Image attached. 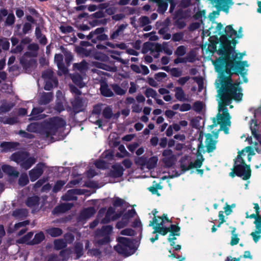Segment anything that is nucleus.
Returning a JSON list of instances; mask_svg holds the SVG:
<instances>
[{"label":"nucleus","mask_w":261,"mask_h":261,"mask_svg":"<svg viewBox=\"0 0 261 261\" xmlns=\"http://www.w3.org/2000/svg\"><path fill=\"white\" fill-rule=\"evenodd\" d=\"M44 165L43 163H39L35 168L29 171V176L31 181H35L43 174Z\"/></svg>","instance_id":"obj_8"},{"label":"nucleus","mask_w":261,"mask_h":261,"mask_svg":"<svg viewBox=\"0 0 261 261\" xmlns=\"http://www.w3.org/2000/svg\"><path fill=\"white\" fill-rule=\"evenodd\" d=\"M28 212L25 209H16L13 211L12 215L18 218H25L27 216Z\"/></svg>","instance_id":"obj_32"},{"label":"nucleus","mask_w":261,"mask_h":261,"mask_svg":"<svg viewBox=\"0 0 261 261\" xmlns=\"http://www.w3.org/2000/svg\"><path fill=\"white\" fill-rule=\"evenodd\" d=\"M118 241L120 244H118L114 247L115 250L120 254H123L126 256L130 254L128 252L127 247H129L132 243L130 240L127 238L120 237L118 239Z\"/></svg>","instance_id":"obj_6"},{"label":"nucleus","mask_w":261,"mask_h":261,"mask_svg":"<svg viewBox=\"0 0 261 261\" xmlns=\"http://www.w3.org/2000/svg\"><path fill=\"white\" fill-rule=\"evenodd\" d=\"M185 34L182 32H177L173 34L172 40L174 42H179L183 40Z\"/></svg>","instance_id":"obj_49"},{"label":"nucleus","mask_w":261,"mask_h":261,"mask_svg":"<svg viewBox=\"0 0 261 261\" xmlns=\"http://www.w3.org/2000/svg\"><path fill=\"white\" fill-rule=\"evenodd\" d=\"M190 11L188 10H183L182 9H178L174 12L173 19H187L190 16Z\"/></svg>","instance_id":"obj_17"},{"label":"nucleus","mask_w":261,"mask_h":261,"mask_svg":"<svg viewBox=\"0 0 261 261\" xmlns=\"http://www.w3.org/2000/svg\"><path fill=\"white\" fill-rule=\"evenodd\" d=\"M254 208L255 210V214H252L251 215H249L248 212H247L246 213V218H250V219H253V218L256 217L257 216H260L259 215V206L258 203H254Z\"/></svg>","instance_id":"obj_40"},{"label":"nucleus","mask_w":261,"mask_h":261,"mask_svg":"<svg viewBox=\"0 0 261 261\" xmlns=\"http://www.w3.org/2000/svg\"><path fill=\"white\" fill-rule=\"evenodd\" d=\"M53 92H43L40 97L39 103L41 105H46L53 100Z\"/></svg>","instance_id":"obj_15"},{"label":"nucleus","mask_w":261,"mask_h":261,"mask_svg":"<svg viewBox=\"0 0 261 261\" xmlns=\"http://www.w3.org/2000/svg\"><path fill=\"white\" fill-rule=\"evenodd\" d=\"M187 156H185L184 158H182L180 160V168L183 172H185L187 171H188L191 169L194 168H200L202 165L203 162L204 160V158L201 159H197L194 163L191 162L188 166H187L185 162L187 160Z\"/></svg>","instance_id":"obj_7"},{"label":"nucleus","mask_w":261,"mask_h":261,"mask_svg":"<svg viewBox=\"0 0 261 261\" xmlns=\"http://www.w3.org/2000/svg\"><path fill=\"white\" fill-rule=\"evenodd\" d=\"M154 44L151 42H146L143 44V50L144 53H146L149 50H150L152 53L153 52V47Z\"/></svg>","instance_id":"obj_54"},{"label":"nucleus","mask_w":261,"mask_h":261,"mask_svg":"<svg viewBox=\"0 0 261 261\" xmlns=\"http://www.w3.org/2000/svg\"><path fill=\"white\" fill-rule=\"evenodd\" d=\"M26 57H31V53L29 51L25 52L23 56L20 58V63L23 68L28 69L35 64L36 63V61L34 59H30L28 60L26 59Z\"/></svg>","instance_id":"obj_12"},{"label":"nucleus","mask_w":261,"mask_h":261,"mask_svg":"<svg viewBox=\"0 0 261 261\" xmlns=\"http://www.w3.org/2000/svg\"><path fill=\"white\" fill-rule=\"evenodd\" d=\"M35 36L37 39L39 40L40 44L43 45L47 44V38L45 35L42 34L41 29L38 26L35 29Z\"/></svg>","instance_id":"obj_24"},{"label":"nucleus","mask_w":261,"mask_h":261,"mask_svg":"<svg viewBox=\"0 0 261 261\" xmlns=\"http://www.w3.org/2000/svg\"><path fill=\"white\" fill-rule=\"evenodd\" d=\"M13 106H11L9 103H3L0 106V112L2 113H7L11 110Z\"/></svg>","instance_id":"obj_57"},{"label":"nucleus","mask_w":261,"mask_h":261,"mask_svg":"<svg viewBox=\"0 0 261 261\" xmlns=\"http://www.w3.org/2000/svg\"><path fill=\"white\" fill-rule=\"evenodd\" d=\"M168 228L169 229V232H170V237L179 236L180 235L179 231L180 230V227L177 225L171 224Z\"/></svg>","instance_id":"obj_35"},{"label":"nucleus","mask_w":261,"mask_h":261,"mask_svg":"<svg viewBox=\"0 0 261 261\" xmlns=\"http://www.w3.org/2000/svg\"><path fill=\"white\" fill-rule=\"evenodd\" d=\"M196 54L193 50L190 51L185 57L186 62L193 63L195 61Z\"/></svg>","instance_id":"obj_45"},{"label":"nucleus","mask_w":261,"mask_h":261,"mask_svg":"<svg viewBox=\"0 0 261 261\" xmlns=\"http://www.w3.org/2000/svg\"><path fill=\"white\" fill-rule=\"evenodd\" d=\"M158 161V159L155 156H153L150 158L148 160H147V168L149 169L154 168L157 164Z\"/></svg>","instance_id":"obj_41"},{"label":"nucleus","mask_w":261,"mask_h":261,"mask_svg":"<svg viewBox=\"0 0 261 261\" xmlns=\"http://www.w3.org/2000/svg\"><path fill=\"white\" fill-rule=\"evenodd\" d=\"M29 182V180L27 174H22L18 179V184L21 187L26 186Z\"/></svg>","instance_id":"obj_51"},{"label":"nucleus","mask_w":261,"mask_h":261,"mask_svg":"<svg viewBox=\"0 0 261 261\" xmlns=\"http://www.w3.org/2000/svg\"><path fill=\"white\" fill-rule=\"evenodd\" d=\"M126 26L127 24H123L119 25L117 29L115 31L111 33L110 39L112 40L117 39L119 36L120 35V33L123 32V31L125 29Z\"/></svg>","instance_id":"obj_29"},{"label":"nucleus","mask_w":261,"mask_h":261,"mask_svg":"<svg viewBox=\"0 0 261 261\" xmlns=\"http://www.w3.org/2000/svg\"><path fill=\"white\" fill-rule=\"evenodd\" d=\"M46 232L51 237L56 238L61 236L63 230L59 227H51L46 230Z\"/></svg>","instance_id":"obj_28"},{"label":"nucleus","mask_w":261,"mask_h":261,"mask_svg":"<svg viewBox=\"0 0 261 261\" xmlns=\"http://www.w3.org/2000/svg\"><path fill=\"white\" fill-rule=\"evenodd\" d=\"M29 156L30 153L28 152L19 151L13 153L11 155L10 159L20 165L21 163Z\"/></svg>","instance_id":"obj_11"},{"label":"nucleus","mask_w":261,"mask_h":261,"mask_svg":"<svg viewBox=\"0 0 261 261\" xmlns=\"http://www.w3.org/2000/svg\"><path fill=\"white\" fill-rule=\"evenodd\" d=\"M66 125V121L59 117H53L41 124L40 134L45 138L56 135L58 130Z\"/></svg>","instance_id":"obj_4"},{"label":"nucleus","mask_w":261,"mask_h":261,"mask_svg":"<svg viewBox=\"0 0 261 261\" xmlns=\"http://www.w3.org/2000/svg\"><path fill=\"white\" fill-rule=\"evenodd\" d=\"M100 91L102 95L107 97H110L114 96L112 91L109 88L108 85L106 83L101 84L100 88Z\"/></svg>","instance_id":"obj_20"},{"label":"nucleus","mask_w":261,"mask_h":261,"mask_svg":"<svg viewBox=\"0 0 261 261\" xmlns=\"http://www.w3.org/2000/svg\"><path fill=\"white\" fill-rule=\"evenodd\" d=\"M33 236V232L31 231L27 233L25 235H24L23 237H22L20 239V243H28L27 242L30 241L31 239L32 238Z\"/></svg>","instance_id":"obj_61"},{"label":"nucleus","mask_w":261,"mask_h":261,"mask_svg":"<svg viewBox=\"0 0 261 261\" xmlns=\"http://www.w3.org/2000/svg\"><path fill=\"white\" fill-rule=\"evenodd\" d=\"M218 95L220 97V100L219 102V111H222V114L218 113L217 114V122L215 118H213V124L210 126L211 128L216 126L217 124H220V130H223L225 134L229 133L228 127L227 125L230 126V116L228 113L227 106H228L231 101L232 99L236 101H240L242 99L243 93L239 92L238 94H231L228 92H221L218 90Z\"/></svg>","instance_id":"obj_2"},{"label":"nucleus","mask_w":261,"mask_h":261,"mask_svg":"<svg viewBox=\"0 0 261 261\" xmlns=\"http://www.w3.org/2000/svg\"><path fill=\"white\" fill-rule=\"evenodd\" d=\"M111 87L115 93L118 95H123L125 93L126 91L123 89L118 84H114L111 85Z\"/></svg>","instance_id":"obj_43"},{"label":"nucleus","mask_w":261,"mask_h":261,"mask_svg":"<svg viewBox=\"0 0 261 261\" xmlns=\"http://www.w3.org/2000/svg\"><path fill=\"white\" fill-rule=\"evenodd\" d=\"M39 197L38 196H33L27 198L25 204L29 207L37 206L39 203Z\"/></svg>","instance_id":"obj_25"},{"label":"nucleus","mask_w":261,"mask_h":261,"mask_svg":"<svg viewBox=\"0 0 261 261\" xmlns=\"http://www.w3.org/2000/svg\"><path fill=\"white\" fill-rule=\"evenodd\" d=\"M42 76L44 79H48L51 80L55 86L58 85V81L56 77H54V72L51 70H46L43 71L42 73Z\"/></svg>","instance_id":"obj_23"},{"label":"nucleus","mask_w":261,"mask_h":261,"mask_svg":"<svg viewBox=\"0 0 261 261\" xmlns=\"http://www.w3.org/2000/svg\"><path fill=\"white\" fill-rule=\"evenodd\" d=\"M218 54L220 57L213 61L215 70L220 75V84L221 87L218 90L220 91L228 92L231 94H238L237 91H241L238 87L242 84L240 78L232 83L233 75H241L243 82H248L247 75L249 66L247 61H241L245 53H237L229 44H225L224 48L218 49Z\"/></svg>","instance_id":"obj_1"},{"label":"nucleus","mask_w":261,"mask_h":261,"mask_svg":"<svg viewBox=\"0 0 261 261\" xmlns=\"http://www.w3.org/2000/svg\"><path fill=\"white\" fill-rule=\"evenodd\" d=\"M39 124L37 123H32L28 126V130L31 132H37L38 130Z\"/></svg>","instance_id":"obj_62"},{"label":"nucleus","mask_w":261,"mask_h":261,"mask_svg":"<svg viewBox=\"0 0 261 261\" xmlns=\"http://www.w3.org/2000/svg\"><path fill=\"white\" fill-rule=\"evenodd\" d=\"M67 205H62L56 206L52 211L53 214L57 215L65 212V211L70 208L69 207H67Z\"/></svg>","instance_id":"obj_39"},{"label":"nucleus","mask_w":261,"mask_h":261,"mask_svg":"<svg viewBox=\"0 0 261 261\" xmlns=\"http://www.w3.org/2000/svg\"><path fill=\"white\" fill-rule=\"evenodd\" d=\"M107 40H108V36L105 34L102 33L91 39V42L93 43H96L98 41H105Z\"/></svg>","instance_id":"obj_48"},{"label":"nucleus","mask_w":261,"mask_h":261,"mask_svg":"<svg viewBox=\"0 0 261 261\" xmlns=\"http://www.w3.org/2000/svg\"><path fill=\"white\" fill-rule=\"evenodd\" d=\"M60 49L65 56V61L67 66H69L73 60L71 53L62 46H61Z\"/></svg>","instance_id":"obj_26"},{"label":"nucleus","mask_w":261,"mask_h":261,"mask_svg":"<svg viewBox=\"0 0 261 261\" xmlns=\"http://www.w3.org/2000/svg\"><path fill=\"white\" fill-rule=\"evenodd\" d=\"M45 237L43 232L40 231L35 234L33 239L28 242L27 244L30 245L39 244L42 242L45 239Z\"/></svg>","instance_id":"obj_21"},{"label":"nucleus","mask_w":261,"mask_h":261,"mask_svg":"<svg viewBox=\"0 0 261 261\" xmlns=\"http://www.w3.org/2000/svg\"><path fill=\"white\" fill-rule=\"evenodd\" d=\"M66 246V243L62 239L56 240L54 241V248L57 250L64 249Z\"/></svg>","instance_id":"obj_38"},{"label":"nucleus","mask_w":261,"mask_h":261,"mask_svg":"<svg viewBox=\"0 0 261 261\" xmlns=\"http://www.w3.org/2000/svg\"><path fill=\"white\" fill-rule=\"evenodd\" d=\"M203 109V105L202 102L200 101H197L193 104V109L196 112H200Z\"/></svg>","instance_id":"obj_63"},{"label":"nucleus","mask_w":261,"mask_h":261,"mask_svg":"<svg viewBox=\"0 0 261 261\" xmlns=\"http://www.w3.org/2000/svg\"><path fill=\"white\" fill-rule=\"evenodd\" d=\"M144 94L148 98L151 97L155 99L157 96V93L156 91L151 88H147L144 92Z\"/></svg>","instance_id":"obj_53"},{"label":"nucleus","mask_w":261,"mask_h":261,"mask_svg":"<svg viewBox=\"0 0 261 261\" xmlns=\"http://www.w3.org/2000/svg\"><path fill=\"white\" fill-rule=\"evenodd\" d=\"M175 20L174 21V24L176 26V27L180 30L184 29L186 25V23L185 21L182 19H174Z\"/></svg>","instance_id":"obj_55"},{"label":"nucleus","mask_w":261,"mask_h":261,"mask_svg":"<svg viewBox=\"0 0 261 261\" xmlns=\"http://www.w3.org/2000/svg\"><path fill=\"white\" fill-rule=\"evenodd\" d=\"M257 126V123L255 122L254 126L253 127L251 126L250 128L251 130L252 135L261 145V135L257 133V129H256L255 127V126Z\"/></svg>","instance_id":"obj_52"},{"label":"nucleus","mask_w":261,"mask_h":261,"mask_svg":"<svg viewBox=\"0 0 261 261\" xmlns=\"http://www.w3.org/2000/svg\"><path fill=\"white\" fill-rule=\"evenodd\" d=\"M64 184L65 182L63 181L58 180L54 186L53 191L55 192H57L60 191Z\"/></svg>","instance_id":"obj_58"},{"label":"nucleus","mask_w":261,"mask_h":261,"mask_svg":"<svg viewBox=\"0 0 261 261\" xmlns=\"http://www.w3.org/2000/svg\"><path fill=\"white\" fill-rule=\"evenodd\" d=\"M140 24L141 27H144L150 23L149 18L146 16H142L139 18Z\"/></svg>","instance_id":"obj_60"},{"label":"nucleus","mask_w":261,"mask_h":261,"mask_svg":"<svg viewBox=\"0 0 261 261\" xmlns=\"http://www.w3.org/2000/svg\"><path fill=\"white\" fill-rule=\"evenodd\" d=\"M102 115L106 119L111 118L113 115L112 109L109 106L106 107L102 111Z\"/></svg>","instance_id":"obj_47"},{"label":"nucleus","mask_w":261,"mask_h":261,"mask_svg":"<svg viewBox=\"0 0 261 261\" xmlns=\"http://www.w3.org/2000/svg\"><path fill=\"white\" fill-rule=\"evenodd\" d=\"M19 145V143L18 142L4 141L0 144V147L2 148L1 152H7L14 151L17 149Z\"/></svg>","instance_id":"obj_13"},{"label":"nucleus","mask_w":261,"mask_h":261,"mask_svg":"<svg viewBox=\"0 0 261 261\" xmlns=\"http://www.w3.org/2000/svg\"><path fill=\"white\" fill-rule=\"evenodd\" d=\"M244 154V150L239 151L237 158L234 160V164L232 171L229 175L232 178L235 176L242 177L244 180L249 179L251 175V170L250 165H247L244 159L242 157Z\"/></svg>","instance_id":"obj_3"},{"label":"nucleus","mask_w":261,"mask_h":261,"mask_svg":"<svg viewBox=\"0 0 261 261\" xmlns=\"http://www.w3.org/2000/svg\"><path fill=\"white\" fill-rule=\"evenodd\" d=\"M136 214V212L135 209L129 210L125 213L123 214L122 219L127 222L128 223L130 218H133Z\"/></svg>","instance_id":"obj_34"},{"label":"nucleus","mask_w":261,"mask_h":261,"mask_svg":"<svg viewBox=\"0 0 261 261\" xmlns=\"http://www.w3.org/2000/svg\"><path fill=\"white\" fill-rule=\"evenodd\" d=\"M95 213V208L93 206H90L82 211L80 214V216L83 219H88L93 216Z\"/></svg>","instance_id":"obj_18"},{"label":"nucleus","mask_w":261,"mask_h":261,"mask_svg":"<svg viewBox=\"0 0 261 261\" xmlns=\"http://www.w3.org/2000/svg\"><path fill=\"white\" fill-rule=\"evenodd\" d=\"M225 34H222L220 36V47L219 49L224 48L225 44L231 45V41L228 38H231L233 36H236L237 38H240L242 37L243 35L237 34V32L233 29L232 25H227L224 29Z\"/></svg>","instance_id":"obj_5"},{"label":"nucleus","mask_w":261,"mask_h":261,"mask_svg":"<svg viewBox=\"0 0 261 261\" xmlns=\"http://www.w3.org/2000/svg\"><path fill=\"white\" fill-rule=\"evenodd\" d=\"M153 1L156 3L158 12L161 14H164L168 7V0H153Z\"/></svg>","instance_id":"obj_16"},{"label":"nucleus","mask_w":261,"mask_h":261,"mask_svg":"<svg viewBox=\"0 0 261 261\" xmlns=\"http://www.w3.org/2000/svg\"><path fill=\"white\" fill-rule=\"evenodd\" d=\"M15 20L14 15L13 13H10L7 16L5 23L8 25H11L14 23Z\"/></svg>","instance_id":"obj_56"},{"label":"nucleus","mask_w":261,"mask_h":261,"mask_svg":"<svg viewBox=\"0 0 261 261\" xmlns=\"http://www.w3.org/2000/svg\"><path fill=\"white\" fill-rule=\"evenodd\" d=\"M186 53V47L184 45H180L177 47L174 54L178 57H182Z\"/></svg>","instance_id":"obj_50"},{"label":"nucleus","mask_w":261,"mask_h":261,"mask_svg":"<svg viewBox=\"0 0 261 261\" xmlns=\"http://www.w3.org/2000/svg\"><path fill=\"white\" fill-rule=\"evenodd\" d=\"M124 171L123 167L119 164H115L112 166L111 169L108 173V176L112 178H118L121 177Z\"/></svg>","instance_id":"obj_10"},{"label":"nucleus","mask_w":261,"mask_h":261,"mask_svg":"<svg viewBox=\"0 0 261 261\" xmlns=\"http://www.w3.org/2000/svg\"><path fill=\"white\" fill-rule=\"evenodd\" d=\"M103 237L102 238L99 239L97 241V243L100 245H106L108 244L110 242V236H101Z\"/></svg>","instance_id":"obj_59"},{"label":"nucleus","mask_w":261,"mask_h":261,"mask_svg":"<svg viewBox=\"0 0 261 261\" xmlns=\"http://www.w3.org/2000/svg\"><path fill=\"white\" fill-rule=\"evenodd\" d=\"M36 162V159L33 156H29L28 158L25 159L24 161L21 163L20 167L27 170L30 169L35 163Z\"/></svg>","instance_id":"obj_19"},{"label":"nucleus","mask_w":261,"mask_h":261,"mask_svg":"<svg viewBox=\"0 0 261 261\" xmlns=\"http://www.w3.org/2000/svg\"><path fill=\"white\" fill-rule=\"evenodd\" d=\"M175 161V155H172L171 156L164 158L162 160V161L164 163L165 167L167 168L171 167L174 165Z\"/></svg>","instance_id":"obj_33"},{"label":"nucleus","mask_w":261,"mask_h":261,"mask_svg":"<svg viewBox=\"0 0 261 261\" xmlns=\"http://www.w3.org/2000/svg\"><path fill=\"white\" fill-rule=\"evenodd\" d=\"M153 233H159L163 236H165L169 230L168 227L163 226H153Z\"/></svg>","instance_id":"obj_37"},{"label":"nucleus","mask_w":261,"mask_h":261,"mask_svg":"<svg viewBox=\"0 0 261 261\" xmlns=\"http://www.w3.org/2000/svg\"><path fill=\"white\" fill-rule=\"evenodd\" d=\"M73 112L76 114L84 111V103L82 98L79 96H75L71 101Z\"/></svg>","instance_id":"obj_9"},{"label":"nucleus","mask_w":261,"mask_h":261,"mask_svg":"<svg viewBox=\"0 0 261 261\" xmlns=\"http://www.w3.org/2000/svg\"><path fill=\"white\" fill-rule=\"evenodd\" d=\"M71 80L73 83L80 88H81L85 86V84L83 81V78L80 74L77 73L73 75L71 77Z\"/></svg>","instance_id":"obj_30"},{"label":"nucleus","mask_w":261,"mask_h":261,"mask_svg":"<svg viewBox=\"0 0 261 261\" xmlns=\"http://www.w3.org/2000/svg\"><path fill=\"white\" fill-rule=\"evenodd\" d=\"M174 91H175V97L177 100L180 101L187 100V99L185 97L186 95L185 92L181 87H175Z\"/></svg>","instance_id":"obj_27"},{"label":"nucleus","mask_w":261,"mask_h":261,"mask_svg":"<svg viewBox=\"0 0 261 261\" xmlns=\"http://www.w3.org/2000/svg\"><path fill=\"white\" fill-rule=\"evenodd\" d=\"M87 254L89 256L100 257L101 255V251L97 248L89 249L87 251Z\"/></svg>","instance_id":"obj_46"},{"label":"nucleus","mask_w":261,"mask_h":261,"mask_svg":"<svg viewBox=\"0 0 261 261\" xmlns=\"http://www.w3.org/2000/svg\"><path fill=\"white\" fill-rule=\"evenodd\" d=\"M124 204L126 206L129 205L128 203L126 202L124 199L118 197H116L113 202V205L114 207H120L123 206Z\"/></svg>","instance_id":"obj_44"},{"label":"nucleus","mask_w":261,"mask_h":261,"mask_svg":"<svg viewBox=\"0 0 261 261\" xmlns=\"http://www.w3.org/2000/svg\"><path fill=\"white\" fill-rule=\"evenodd\" d=\"M205 137L206 138L205 146L206 148V151L208 153L212 152L216 149L217 141L213 139V136L210 133L205 134Z\"/></svg>","instance_id":"obj_14"},{"label":"nucleus","mask_w":261,"mask_h":261,"mask_svg":"<svg viewBox=\"0 0 261 261\" xmlns=\"http://www.w3.org/2000/svg\"><path fill=\"white\" fill-rule=\"evenodd\" d=\"M2 170L3 172L10 176H13L14 177H18L19 175V172L15 170L14 167L8 165H4L2 167Z\"/></svg>","instance_id":"obj_22"},{"label":"nucleus","mask_w":261,"mask_h":261,"mask_svg":"<svg viewBox=\"0 0 261 261\" xmlns=\"http://www.w3.org/2000/svg\"><path fill=\"white\" fill-rule=\"evenodd\" d=\"M76 52L80 55L88 57L90 55L91 51L83 47L77 46L75 49Z\"/></svg>","instance_id":"obj_42"},{"label":"nucleus","mask_w":261,"mask_h":261,"mask_svg":"<svg viewBox=\"0 0 261 261\" xmlns=\"http://www.w3.org/2000/svg\"><path fill=\"white\" fill-rule=\"evenodd\" d=\"M105 31V29L103 27L98 28L96 29L94 31L91 32L88 35L86 36V38L87 40H91L93 39L94 36H98L100 34L103 33Z\"/></svg>","instance_id":"obj_31"},{"label":"nucleus","mask_w":261,"mask_h":261,"mask_svg":"<svg viewBox=\"0 0 261 261\" xmlns=\"http://www.w3.org/2000/svg\"><path fill=\"white\" fill-rule=\"evenodd\" d=\"M83 246L81 245H76L75 247V253L76 255L77 258L81 257L83 254Z\"/></svg>","instance_id":"obj_64"},{"label":"nucleus","mask_w":261,"mask_h":261,"mask_svg":"<svg viewBox=\"0 0 261 261\" xmlns=\"http://www.w3.org/2000/svg\"><path fill=\"white\" fill-rule=\"evenodd\" d=\"M113 226L111 225L103 226L100 230V235L110 236L113 230Z\"/></svg>","instance_id":"obj_36"}]
</instances>
